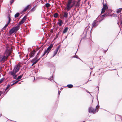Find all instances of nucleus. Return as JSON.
Returning a JSON list of instances; mask_svg holds the SVG:
<instances>
[{
	"mask_svg": "<svg viewBox=\"0 0 122 122\" xmlns=\"http://www.w3.org/2000/svg\"><path fill=\"white\" fill-rule=\"evenodd\" d=\"M40 58H39L38 59L36 60V61H37V62L39 61L40 60Z\"/></svg>",
	"mask_w": 122,
	"mask_h": 122,
	"instance_id": "79ce46f5",
	"label": "nucleus"
},
{
	"mask_svg": "<svg viewBox=\"0 0 122 122\" xmlns=\"http://www.w3.org/2000/svg\"><path fill=\"white\" fill-rule=\"evenodd\" d=\"M40 78H41V79H45V78L44 77H41V76L40 77Z\"/></svg>",
	"mask_w": 122,
	"mask_h": 122,
	"instance_id": "ea45409f",
	"label": "nucleus"
},
{
	"mask_svg": "<svg viewBox=\"0 0 122 122\" xmlns=\"http://www.w3.org/2000/svg\"><path fill=\"white\" fill-rule=\"evenodd\" d=\"M63 23V21H62V20H58V22L57 23V24H59V26H60L62 25Z\"/></svg>",
	"mask_w": 122,
	"mask_h": 122,
	"instance_id": "f3484780",
	"label": "nucleus"
},
{
	"mask_svg": "<svg viewBox=\"0 0 122 122\" xmlns=\"http://www.w3.org/2000/svg\"><path fill=\"white\" fill-rule=\"evenodd\" d=\"M115 119L116 121H118L119 119H120L121 117H120L119 115L117 114L115 115Z\"/></svg>",
	"mask_w": 122,
	"mask_h": 122,
	"instance_id": "6ab92c4d",
	"label": "nucleus"
},
{
	"mask_svg": "<svg viewBox=\"0 0 122 122\" xmlns=\"http://www.w3.org/2000/svg\"><path fill=\"white\" fill-rule=\"evenodd\" d=\"M7 18L8 19V21L7 23L6 24L3 28H2L3 29L5 30L6 29V27L10 23L11 21L10 16V15L9 14L7 16Z\"/></svg>",
	"mask_w": 122,
	"mask_h": 122,
	"instance_id": "0eeeda50",
	"label": "nucleus"
},
{
	"mask_svg": "<svg viewBox=\"0 0 122 122\" xmlns=\"http://www.w3.org/2000/svg\"><path fill=\"white\" fill-rule=\"evenodd\" d=\"M26 18V16H25L21 20L19 23L18 24L20 25L22 24H23L25 21Z\"/></svg>",
	"mask_w": 122,
	"mask_h": 122,
	"instance_id": "f8f14e48",
	"label": "nucleus"
},
{
	"mask_svg": "<svg viewBox=\"0 0 122 122\" xmlns=\"http://www.w3.org/2000/svg\"><path fill=\"white\" fill-rule=\"evenodd\" d=\"M26 10H27V9L25 8L22 11V13H24V12H25L26 11Z\"/></svg>",
	"mask_w": 122,
	"mask_h": 122,
	"instance_id": "7c9ffc66",
	"label": "nucleus"
},
{
	"mask_svg": "<svg viewBox=\"0 0 122 122\" xmlns=\"http://www.w3.org/2000/svg\"><path fill=\"white\" fill-rule=\"evenodd\" d=\"M108 7L107 5L105 4H103V7L102 9L101 13L102 14L104 13L105 11V10Z\"/></svg>",
	"mask_w": 122,
	"mask_h": 122,
	"instance_id": "1a4fd4ad",
	"label": "nucleus"
},
{
	"mask_svg": "<svg viewBox=\"0 0 122 122\" xmlns=\"http://www.w3.org/2000/svg\"><path fill=\"white\" fill-rule=\"evenodd\" d=\"M60 45H59L57 46V47L55 50V51L54 52L53 55L51 57V58H52V57L54 56L57 53L58 51V50L59 49V48H60Z\"/></svg>",
	"mask_w": 122,
	"mask_h": 122,
	"instance_id": "9d476101",
	"label": "nucleus"
},
{
	"mask_svg": "<svg viewBox=\"0 0 122 122\" xmlns=\"http://www.w3.org/2000/svg\"><path fill=\"white\" fill-rule=\"evenodd\" d=\"M106 14H105V15H101L100 16H98V17H97V18H98H98V19H99V17H101V16H102V17H105L106 16Z\"/></svg>",
	"mask_w": 122,
	"mask_h": 122,
	"instance_id": "72a5a7b5",
	"label": "nucleus"
},
{
	"mask_svg": "<svg viewBox=\"0 0 122 122\" xmlns=\"http://www.w3.org/2000/svg\"><path fill=\"white\" fill-rule=\"evenodd\" d=\"M90 27V26L88 25L87 26H86L85 28L84 31L83 33L81 35L82 39H84L85 38L86 36L87 33L89 32L90 31V30H89Z\"/></svg>",
	"mask_w": 122,
	"mask_h": 122,
	"instance_id": "f03ea898",
	"label": "nucleus"
},
{
	"mask_svg": "<svg viewBox=\"0 0 122 122\" xmlns=\"http://www.w3.org/2000/svg\"><path fill=\"white\" fill-rule=\"evenodd\" d=\"M20 15V13H16L15 15V18L18 17Z\"/></svg>",
	"mask_w": 122,
	"mask_h": 122,
	"instance_id": "b1692460",
	"label": "nucleus"
},
{
	"mask_svg": "<svg viewBox=\"0 0 122 122\" xmlns=\"http://www.w3.org/2000/svg\"><path fill=\"white\" fill-rule=\"evenodd\" d=\"M40 52V51L37 54V55L36 56V58L35 57L31 60V62L33 63V64H36L37 62V61H36V59L38 57V56H37L39 54Z\"/></svg>",
	"mask_w": 122,
	"mask_h": 122,
	"instance_id": "9b49d317",
	"label": "nucleus"
},
{
	"mask_svg": "<svg viewBox=\"0 0 122 122\" xmlns=\"http://www.w3.org/2000/svg\"><path fill=\"white\" fill-rule=\"evenodd\" d=\"M36 51L35 50H34L33 51L31 52L30 54V57H32L34 56V54H35Z\"/></svg>",
	"mask_w": 122,
	"mask_h": 122,
	"instance_id": "dca6fc26",
	"label": "nucleus"
},
{
	"mask_svg": "<svg viewBox=\"0 0 122 122\" xmlns=\"http://www.w3.org/2000/svg\"><path fill=\"white\" fill-rule=\"evenodd\" d=\"M3 93V92L2 91H0V96Z\"/></svg>",
	"mask_w": 122,
	"mask_h": 122,
	"instance_id": "e433bc0d",
	"label": "nucleus"
},
{
	"mask_svg": "<svg viewBox=\"0 0 122 122\" xmlns=\"http://www.w3.org/2000/svg\"><path fill=\"white\" fill-rule=\"evenodd\" d=\"M16 72L15 71L13 70L12 71H10L9 72V75H11V76H14V75L16 74Z\"/></svg>",
	"mask_w": 122,
	"mask_h": 122,
	"instance_id": "4468645a",
	"label": "nucleus"
},
{
	"mask_svg": "<svg viewBox=\"0 0 122 122\" xmlns=\"http://www.w3.org/2000/svg\"><path fill=\"white\" fill-rule=\"evenodd\" d=\"M121 25L122 26V21H121Z\"/></svg>",
	"mask_w": 122,
	"mask_h": 122,
	"instance_id": "37998d69",
	"label": "nucleus"
},
{
	"mask_svg": "<svg viewBox=\"0 0 122 122\" xmlns=\"http://www.w3.org/2000/svg\"><path fill=\"white\" fill-rule=\"evenodd\" d=\"M81 0H78L76 2V4L75 5L76 8H78L80 5V2Z\"/></svg>",
	"mask_w": 122,
	"mask_h": 122,
	"instance_id": "2eb2a0df",
	"label": "nucleus"
},
{
	"mask_svg": "<svg viewBox=\"0 0 122 122\" xmlns=\"http://www.w3.org/2000/svg\"><path fill=\"white\" fill-rule=\"evenodd\" d=\"M67 86L69 88H71L73 87V85L72 84H69L67 85Z\"/></svg>",
	"mask_w": 122,
	"mask_h": 122,
	"instance_id": "393cba45",
	"label": "nucleus"
},
{
	"mask_svg": "<svg viewBox=\"0 0 122 122\" xmlns=\"http://www.w3.org/2000/svg\"><path fill=\"white\" fill-rule=\"evenodd\" d=\"M10 85H9V84H8V85L7 86V87L6 88V89H5V91L6 90H7V89H8L9 88V87H10Z\"/></svg>",
	"mask_w": 122,
	"mask_h": 122,
	"instance_id": "c85d7f7f",
	"label": "nucleus"
},
{
	"mask_svg": "<svg viewBox=\"0 0 122 122\" xmlns=\"http://www.w3.org/2000/svg\"><path fill=\"white\" fill-rule=\"evenodd\" d=\"M11 51V48L9 47L6 48L4 55H0V62H4L6 61L8 57L10 56L12 52Z\"/></svg>",
	"mask_w": 122,
	"mask_h": 122,
	"instance_id": "f257e3e1",
	"label": "nucleus"
},
{
	"mask_svg": "<svg viewBox=\"0 0 122 122\" xmlns=\"http://www.w3.org/2000/svg\"><path fill=\"white\" fill-rule=\"evenodd\" d=\"M68 27H66L64 29L63 31V33L64 34L66 33L68 30Z\"/></svg>",
	"mask_w": 122,
	"mask_h": 122,
	"instance_id": "aec40b11",
	"label": "nucleus"
},
{
	"mask_svg": "<svg viewBox=\"0 0 122 122\" xmlns=\"http://www.w3.org/2000/svg\"><path fill=\"white\" fill-rule=\"evenodd\" d=\"M72 0H68L67 3L66 4V9L67 11L70 10L71 8L72 7L71 3H72Z\"/></svg>",
	"mask_w": 122,
	"mask_h": 122,
	"instance_id": "20e7f679",
	"label": "nucleus"
},
{
	"mask_svg": "<svg viewBox=\"0 0 122 122\" xmlns=\"http://www.w3.org/2000/svg\"><path fill=\"white\" fill-rule=\"evenodd\" d=\"M15 31L13 29V28H11L10 30L9 31V33L10 35H11L14 32H15Z\"/></svg>",
	"mask_w": 122,
	"mask_h": 122,
	"instance_id": "a211bd4d",
	"label": "nucleus"
},
{
	"mask_svg": "<svg viewBox=\"0 0 122 122\" xmlns=\"http://www.w3.org/2000/svg\"><path fill=\"white\" fill-rule=\"evenodd\" d=\"M53 46L52 44H51L50 46L48 47L46 50H45L44 53L41 55V58L44 56L46 53V56L49 53L50 51L51 50V48H52Z\"/></svg>",
	"mask_w": 122,
	"mask_h": 122,
	"instance_id": "39448f33",
	"label": "nucleus"
},
{
	"mask_svg": "<svg viewBox=\"0 0 122 122\" xmlns=\"http://www.w3.org/2000/svg\"><path fill=\"white\" fill-rule=\"evenodd\" d=\"M68 13L66 12H65L64 13V15H63V17L66 18L68 16Z\"/></svg>",
	"mask_w": 122,
	"mask_h": 122,
	"instance_id": "412c9836",
	"label": "nucleus"
},
{
	"mask_svg": "<svg viewBox=\"0 0 122 122\" xmlns=\"http://www.w3.org/2000/svg\"><path fill=\"white\" fill-rule=\"evenodd\" d=\"M20 25L18 24L16 26L13 27V29L14 30L15 32H16L20 29Z\"/></svg>",
	"mask_w": 122,
	"mask_h": 122,
	"instance_id": "ddd939ff",
	"label": "nucleus"
},
{
	"mask_svg": "<svg viewBox=\"0 0 122 122\" xmlns=\"http://www.w3.org/2000/svg\"><path fill=\"white\" fill-rule=\"evenodd\" d=\"M23 74H22V75H20L17 78V79L19 80L20 79L22 76H23Z\"/></svg>",
	"mask_w": 122,
	"mask_h": 122,
	"instance_id": "bb28decb",
	"label": "nucleus"
},
{
	"mask_svg": "<svg viewBox=\"0 0 122 122\" xmlns=\"http://www.w3.org/2000/svg\"><path fill=\"white\" fill-rule=\"evenodd\" d=\"M120 119H121V120H122V118H121H121Z\"/></svg>",
	"mask_w": 122,
	"mask_h": 122,
	"instance_id": "3c124183",
	"label": "nucleus"
},
{
	"mask_svg": "<svg viewBox=\"0 0 122 122\" xmlns=\"http://www.w3.org/2000/svg\"><path fill=\"white\" fill-rule=\"evenodd\" d=\"M122 10V8H120L117 10V11L116 12L117 14L121 12V11Z\"/></svg>",
	"mask_w": 122,
	"mask_h": 122,
	"instance_id": "5701e85b",
	"label": "nucleus"
},
{
	"mask_svg": "<svg viewBox=\"0 0 122 122\" xmlns=\"http://www.w3.org/2000/svg\"><path fill=\"white\" fill-rule=\"evenodd\" d=\"M14 0H12L10 1V4L11 5L14 2Z\"/></svg>",
	"mask_w": 122,
	"mask_h": 122,
	"instance_id": "2f4dec72",
	"label": "nucleus"
},
{
	"mask_svg": "<svg viewBox=\"0 0 122 122\" xmlns=\"http://www.w3.org/2000/svg\"><path fill=\"white\" fill-rule=\"evenodd\" d=\"M99 106H98L97 105L96 106V108L97 109H98L99 108Z\"/></svg>",
	"mask_w": 122,
	"mask_h": 122,
	"instance_id": "4c0bfd02",
	"label": "nucleus"
},
{
	"mask_svg": "<svg viewBox=\"0 0 122 122\" xmlns=\"http://www.w3.org/2000/svg\"><path fill=\"white\" fill-rule=\"evenodd\" d=\"M107 50H108V49H107ZM107 50H106V51H107Z\"/></svg>",
	"mask_w": 122,
	"mask_h": 122,
	"instance_id": "864d4df0",
	"label": "nucleus"
},
{
	"mask_svg": "<svg viewBox=\"0 0 122 122\" xmlns=\"http://www.w3.org/2000/svg\"><path fill=\"white\" fill-rule=\"evenodd\" d=\"M3 81V79H1L0 80V84Z\"/></svg>",
	"mask_w": 122,
	"mask_h": 122,
	"instance_id": "f704fd0d",
	"label": "nucleus"
},
{
	"mask_svg": "<svg viewBox=\"0 0 122 122\" xmlns=\"http://www.w3.org/2000/svg\"><path fill=\"white\" fill-rule=\"evenodd\" d=\"M13 76V78L14 79H15L16 78L17 76L16 74L14 75V76Z\"/></svg>",
	"mask_w": 122,
	"mask_h": 122,
	"instance_id": "473e14b6",
	"label": "nucleus"
},
{
	"mask_svg": "<svg viewBox=\"0 0 122 122\" xmlns=\"http://www.w3.org/2000/svg\"><path fill=\"white\" fill-rule=\"evenodd\" d=\"M74 57L75 58H78V57L77 56H75Z\"/></svg>",
	"mask_w": 122,
	"mask_h": 122,
	"instance_id": "c03bdc74",
	"label": "nucleus"
},
{
	"mask_svg": "<svg viewBox=\"0 0 122 122\" xmlns=\"http://www.w3.org/2000/svg\"><path fill=\"white\" fill-rule=\"evenodd\" d=\"M30 6V5H28L25 8L27 9H29V7Z\"/></svg>",
	"mask_w": 122,
	"mask_h": 122,
	"instance_id": "c9c22d12",
	"label": "nucleus"
},
{
	"mask_svg": "<svg viewBox=\"0 0 122 122\" xmlns=\"http://www.w3.org/2000/svg\"><path fill=\"white\" fill-rule=\"evenodd\" d=\"M9 85H10V86H12V85H12V84H9Z\"/></svg>",
	"mask_w": 122,
	"mask_h": 122,
	"instance_id": "a18cd8bd",
	"label": "nucleus"
},
{
	"mask_svg": "<svg viewBox=\"0 0 122 122\" xmlns=\"http://www.w3.org/2000/svg\"><path fill=\"white\" fill-rule=\"evenodd\" d=\"M15 84V83H13V84H12V85H14Z\"/></svg>",
	"mask_w": 122,
	"mask_h": 122,
	"instance_id": "09e8293b",
	"label": "nucleus"
},
{
	"mask_svg": "<svg viewBox=\"0 0 122 122\" xmlns=\"http://www.w3.org/2000/svg\"><path fill=\"white\" fill-rule=\"evenodd\" d=\"M85 121H83V122H85Z\"/></svg>",
	"mask_w": 122,
	"mask_h": 122,
	"instance_id": "603ef678",
	"label": "nucleus"
},
{
	"mask_svg": "<svg viewBox=\"0 0 122 122\" xmlns=\"http://www.w3.org/2000/svg\"><path fill=\"white\" fill-rule=\"evenodd\" d=\"M50 4L49 3H47L45 4L46 6V7H48L50 6Z\"/></svg>",
	"mask_w": 122,
	"mask_h": 122,
	"instance_id": "cd10ccee",
	"label": "nucleus"
},
{
	"mask_svg": "<svg viewBox=\"0 0 122 122\" xmlns=\"http://www.w3.org/2000/svg\"><path fill=\"white\" fill-rule=\"evenodd\" d=\"M75 3H73L72 4V7L73 6H75Z\"/></svg>",
	"mask_w": 122,
	"mask_h": 122,
	"instance_id": "58836bf2",
	"label": "nucleus"
},
{
	"mask_svg": "<svg viewBox=\"0 0 122 122\" xmlns=\"http://www.w3.org/2000/svg\"><path fill=\"white\" fill-rule=\"evenodd\" d=\"M19 81H16L15 82H14L15 83V84L17 83Z\"/></svg>",
	"mask_w": 122,
	"mask_h": 122,
	"instance_id": "a19ab883",
	"label": "nucleus"
},
{
	"mask_svg": "<svg viewBox=\"0 0 122 122\" xmlns=\"http://www.w3.org/2000/svg\"><path fill=\"white\" fill-rule=\"evenodd\" d=\"M97 18L96 19L94 20L93 22L92 25V28H95L99 24V23L100 22L102 19L100 20L99 19H98V18Z\"/></svg>",
	"mask_w": 122,
	"mask_h": 122,
	"instance_id": "7ed1b4c3",
	"label": "nucleus"
},
{
	"mask_svg": "<svg viewBox=\"0 0 122 122\" xmlns=\"http://www.w3.org/2000/svg\"><path fill=\"white\" fill-rule=\"evenodd\" d=\"M59 16V14L57 13H55L53 15L54 17L55 18H56Z\"/></svg>",
	"mask_w": 122,
	"mask_h": 122,
	"instance_id": "4be33fe9",
	"label": "nucleus"
},
{
	"mask_svg": "<svg viewBox=\"0 0 122 122\" xmlns=\"http://www.w3.org/2000/svg\"><path fill=\"white\" fill-rule=\"evenodd\" d=\"M60 93V92H59V90L58 94H59Z\"/></svg>",
	"mask_w": 122,
	"mask_h": 122,
	"instance_id": "49530a36",
	"label": "nucleus"
},
{
	"mask_svg": "<svg viewBox=\"0 0 122 122\" xmlns=\"http://www.w3.org/2000/svg\"><path fill=\"white\" fill-rule=\"evenodd\" d=\"M86 92H88V93H89L88 91L86 90Z\"/></svg>",
	"mask_w": 122,
	"mask_h": 122,
	"instance_id": "de8ad7c7",
	"label": "nucleus"
},
{
	"mask_svg": "<svg viewBox=\"0 0 122 122\" xmlns=\"http://www.w3.org/2000/svg\"><path fill=\"white\" fill-rule=\"evenodd\" d=\"M34 65V64H33H33H32V65L31 66H33Z\"/></svg>",
	"mask_w": 122,
	"mask_h": 122,
	"instance_id": "8fccbe9b",
	"label": "nucleus"
},
{
	"mask_svg": "<svg viewBox=\"0 0 122 122\" xmlns=\"http://www.w3.org/2000/svg\"><path fill=\"white\" fill-rule=\"evenodd\" d=\"M96 111V109L92 107H90L88 109V112L89 113L95 114Z\"/></svg>",
	"mask_w": 122,
	"mask_h": 122,
	"instance_id": "423d86ee",
	"label": "nucleus"
},
{
	"mask_svg": "<svg viewBox=\"0 0 122 122\" xmlns=\"http://www.w3.org/2000/svg\"><path fill=\"white\" fill-rule=\"evenodd\" d=\"M53 76H52L50 78H48V79L49 80H50V81H51L52 80H53Z\"/></svg>",
	"mask_w": 122,
	"mask_h": 122,
	"instance_id": "a878e982",
	"label": "nucleus"
},
{
	"mask_svg": "<svg viewBox=\"0 0 122 122\" xmlns=\"http://www.w3.org/2000/svg\"><path fill=\"white\" fill-rule=\"evenodd\" d=\"M35 10V8L34 7L32 8L30 10V11L31 12H33Z\"/></svg>",
	"mask_w": 122,
	"mask_h": 122,
	"instance_id": "c756f323",
	"label": "nucleus"
},
{
	"mask_svg": "<svg viewBox=\"0 0 122 122\" xmlns=\"http://www.w3.org/2000/svg\"><path fill=\"white\" fill-rule=\"evenodd\" d=\"M20 67V64L18 63L17 65L15 66L13 70L17 73L19 70Z\"/></svg>",
	"mask_w": 122,
	"mask_h": 122,
	"instance_id": "6e6552de",
	"label": "nucleus"
}]
</instances>
